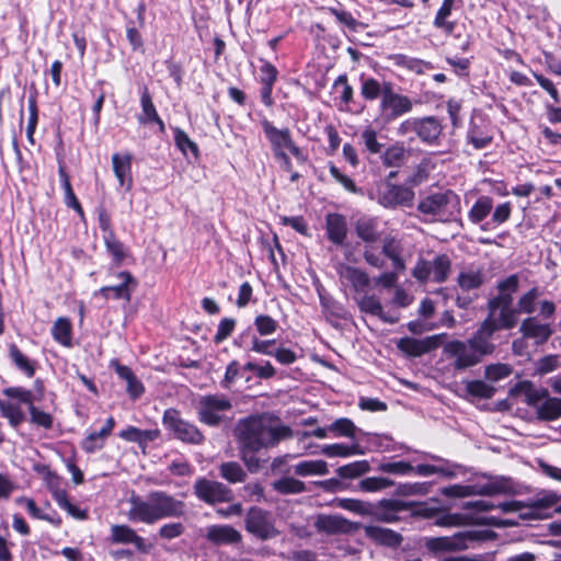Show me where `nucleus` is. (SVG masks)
I'll use <instances>...</instances> for the list:
<instances>
[{"label":"nucleus","mask_w":561,"mask_h":561,"mask_svg":"<svg viewBox=\"0 0 561 561\" xmlns=\"http://www.w3.org/2000/svg\"><path fill=\"white\" fill-rule=\"evenodd\" d=\"M519 277L514 274L500 280L496 285L497 295L488 301V307H513V295L518 290Z\"/></svg>","instance_id":"aec40b11"},{"label":"nucleus","mask_w":561,"mask_h":561,"mask_svg":"<svg viewBox=\"0 0 561 561\" xmlns=\"http://www.w3.org/2000/svg\"><path fill=\"white\" fill-rule=\"evenodd\" d=\"M370 470L367 460H358L344 465L337 469V474L343 479H354L367 473Z\"/></svg>","instance_id":"6e6d98bb"},{"label":"nucleus","mask_w":561,"mask_h":561,"mask_svg":"<svg viewBox=\"0 0 561 561\" xmlns=\"http://www.w3.org/2000/svg\"><path fill=\"white\" fill-rule=\"evenodd\" d=\"M537 419L540 421H554L561 417V398L547 397L536 409Z\"/></svg>","instance_id":"c9c22d12"},{"label":"nucleus","mask_w":561,"mask_h":561,"mask_svg":"<svg viewBox=\"0 0 561 561\" xmlns=\"http://www.w3.org/2000/svg\"><path fill=\"white\" fill-rule=\"evenodd\" d=\"M364 449L357 444H330L322 448V454L328 457H350L354 455H364Z\"/></svg>","instance_id":"09e8293b"},{"label":"nucleus","mask_w":561,"mask_h":561,"mask_svg":"<svg viewBox=\"0 0 561 561\" xmlns=\"http://www.w3.org/2000/svg\"><path fill=\"white\" fill-rule=\"evenodd\" d=\"M104 243L108 253L116 263L124 261L127 255L126 249L125 245L116 238L115 233L104 236Z\"/></svg>","instance_id":"680f3d73"},{"label":"nucleus","mask_w":561,"mask_h":561,"mask_svg":"<svg viewBox=\"0 0 561 561\" xmlns=\"http://www.w3.org/2000/svg\"><path fill=\"white\" fill-rule=\"evenodd\" d=\"M314 527L320 533L335 535L350 533L353 529V524L340 515H319Z\"/></svg>","instance_id":"5701e85b"},{"label":"nucleus","mask_w":561,"mask_h":561,"mask_svg":"<svg viewBox=\"0 0 561 561\" xmlns=\"http://www.w3.org/2000/svg\"><path fill=\"white\" fill-rule=\"evenodd\" d=\"M457 283L462 290H472L483 284V274L479 268H465L458 275Z\"/></svg>","instance_id":"37998d69"},{"label":"nucleus","mask_w":561,"mask_h":561,"mask_svg":"<svg viewBox=\"0 0 561 561\" xmlns=\"http://www.w3.org/2000/svg\"><path fill=\"white\" fill-rule=\"evenodd\" d=\"M446 336V333L434 334L420 340L405 336L398 341L397 346L408 356L420 357L438 348Z\"/></svg>","instance_id":"ddd939ff"},{"label":"nucleus","mask_w":561,"mask_h":561,"mask_svg":"<svg viewBox=\"0 0 561 561\" xmlns=\"http://www.w3.org/2000/svg\"><path fill=\"white\" fill-rule=\"evenodd\" d=\"M220 477L227 480L229 483H240L247 478V473L237 461L222 462L219 466Z\"/></svg>","instance_id":"de8ad7c7"},{"label":"nucleus","mask_w":561,"mask_h":561,"mask_svg":"<svg viewBox=\"0 0 561 561\" xmlns=\"http://www.w3.org/2000/svg\"><path fill=\"white\" fill-rule=\"evenodd\" d=\"M141 114L138 116V122L142 125L157 123L161 133L165 130L163 121L159 117L156 106L152 102L151 95L147 88H144L140 95Z\"/></svg>","instance_id":"c756f323"},{"label":"nucleus","mask_w":561,"mask_h":561,"mask_svg":"<svg viewBox=\"0 0 561 561\" xmlns=\"http://www.w3.org/2000/svg\"><path fill=\"white\" fill-rule=\"evenodd\" d=\"M402 244L393 237H386L382 240V253L392 262L396 271L401 272L405 270V262L402 259Z\"/></svg>","instance_id":"473e14b6"},{"label":"nucleus","mask_w":561,"mask_h":561,"mask_svg":"<svg viewBox=\"0 0 561 561\" xmlns=\"http://www.w3.org/2000/svg\"><path fill=\"white\" fill-rule=\"evenodd\" d=\"M328 239L335 245H343L347 237V224L344 216L329 214L325 218Z\"/></svg>","instance_id":"bb28decb"},{"label":"nucleus","mask_w":561,"mask_h":561,"mask_svg":"<svg viewBox=\"0 0 561 561\" xmlns=\"http://www.w3.org/2000/svg\"><path fill=\"white\" fill-rule=\"evenodd\" d=\"M483 322H490L495 331L511 330L518 322V312L513 307L503 306L495 309L488 307V316Z\"/></svg>","instance_id":"6ab92c4d"},{"label":"nucleus","mask_w":561,"mask_h":561,"mask_svg":"<svg viewBox=\"0 0 561 561\" xmlns=\"http://www.w3.org/2000/svg\"><path fill=\"white\" fill-rule=\"evenodd\" d=\"M386 89L379 103V118L382 123H390L411 112L413 102L409 96L394 92L392 83H386Z\"/></svg>","instance_id":"39448f33"},{"label":"nucleus","mask_w":561,"mask_h":561,"mask_svg":"<svg viewBox=\"0 0 561 561\" xmlns=\"http://www.w3.org/2000/svg\"><path fill=\"white\" fill-rule=\"evenodd\" d=\"M115 426L114 417L110 416L104 426L99 432L90 433L81 443V448L89 454L102 449L106 438L111 435Z\"/></svg>","instance_id":"cd10ccee"},{"label":"nucleus","mask_w":561,"mask_h":561,"mask_svg":"<svg viewBox=\"0 0 561 561\" xmlns=\"http://www.w3.org/2000/svg\"><path fill=\"white\" fill-rule=\"evenodd\" d=\"M335 506L359 516H370L373 514V503L358 499L342 497L335 500Z\"/></svg>","instance_id":"58836bf2"},{"label":"nucleus","mask_w":561,"mask_h":561,"mask_svg":"<svg viewBox=\"0 0 561 561\" xmlns=\"http://www.w3.org/2000/svg\"><path fill=\"white\" fill-rule=\"evenodd\" d=\"M58 173H59V178H60V181H61V186H62V190L65 192V204L72 208L73 210L77 211V214L80 216V217H83L84 216V213H83V209L81 207V204L79 203L73 190H72V186H71V183H70V179H69V175L67 174L66 170L64 167H59V170H58Z\"/></svg>","instance_id":"ea45409f"},{"label":"nucleus","mask_w":561,"mask_h":561,"mask_svg":"<svg viewBox=\"0 0 561 561\" xmlns=\"http://www.w3.org/2000/svg\"><path fill=\"white\" fill-rule=\"evenodd\" d=\"M407 157L403 146L393 145L386 149L382 154V161L386 167L396 168L400 167Z\"/></svg>","instance_id":"bf43d9fd"},{"label":"nucleus","mask_w":561,"mask_h":561,"mask_svg":"<svg viewBox=\"0 0 561 561\" xmlns=\"http://www.w3.org/2000/svg\"><path fill=\"white\" fill-rule=\"evenodd\" d=\"M355 232L365 243L371 244L380 240L379 222L373 217H360L355 222Z\"/></svg>","instance_id":"7c9ffc66"},{"label":"nucleus","mask_w":561,"mask_h":561,"mask_svg":"<svg viewBox=\"0 0 561 561\" xmlns=\"http://www.w3.org/2000/svg\"><path fill=\"white\" fill-rule=\"evenodd\" d=\"M131 154L130 153H114L112 156V167L114 174L121 186H125L127 191L131 190Z\"/></svg>","instance_id":"a878e982"},{"label":"nucleus","mask_w":561,"mask_h":561,"mask_svg":"<svg viewBox=\"0 0 561 561\" xmlns=\"http://www.w3.org/2000/svg\"><path fill=\"white\" fill-rule=\"evenodd\" d=\"M414 199V192L412 188L396 185L386 184L378 194V203L387 208H396L398 206H411Z\"/></svg>","instance_id":"4468645a"},{"label":"nucleus","mask_w":561,"mask_h":561,"mask_svg":"<svg viewBox=\"0 0 561 561\" xmlns=\"http://www.w3.org/2000/svg\"><path fill=\"white\" fill-rule=\"evenodd\" d=\"M394 481L383 477H368L359 481L358 489L363 492H378L390 488Z\"/></svg>","instance_id":"4d7b16f0"},{"label":"nucleus","mask_w":561,"mask_h":561,"mask_svg":"<svg viewBox=\"0 0 561 561\" xmlns=\"http://www.w3.org/2000/svg\"><path fill=\"white\" fill-rule=\"evenodd\" d=\"M444 354L453 359L456 370H463L478 365L481 359L468 341L454 340L444 345Z\"/></svg>","instance_id":"9b49d317"},{"label":"nucleus","mask_w":561,"mask_h":561,"mask_svg":"<svg viewBox=\"0 0 561 561\" xmlns=\"http://www.w3.org/2000/svg\"><path fill=\"white\" fill-rule=\"evenodd\" d=\"M484 536L481 531L466 530L459 531L450 537L433 538L428 542V548L434 551H457L466 550L472 542L481 541Z\"/></svg>","instance_id":"9d476101"},{"label":"nucleus","mask_w":561,"mask_h":561,"mask_svg":"<svg viewBox=\"0 0 561 561\" xmlns=\"http://www.w3.org/2000/svg\"><path fill=\"white\" fill-rule=\"evenodd\" d=\"M245 530L260 540H268L278 535L270 512L252 506L245 514Z\"/></svg>","instance_id":"6e6552de"},{"label":"nucleus","mask_w":561,"mask_h":561,"mask_svg":"<svg viewBox=\"0 0 561 561\" xmlns=\"http://www.w3.org/2000/svg\"><path fill=\"white\" fill-rule=\"evenodd\" d=\"M513 373V368L508 364L496 363L485 367L484 377L491 382H497L507 378Z\"/></svg>","instance_id":"052dcab7"},{"label":"nucleus","mask_w":561,"mask_h":561,"mask_svg":"<svg viewBox=\"0 0 561 561\" xmlns=\"http://www.w3.org/2000/svg\"><path fill=\"white\" fill-rule=\"evenodd\" d=\"M442 130V124L434 116L408 118L398 127V134L400 136H408L414 133L423 142L428 145H433L437 141Z\"/></svg>","instance_id":"20e7f679"},{"label":"nucleus","mask_w":561,"mask_h":561,"mask_svg":"<svg viewBox=\"0 0 561 561\" xmlns=\"http://www.w3.org/2000/svg\"><path fill=\"white\" fill-rule=\"evenodd\" d=\"M466 390L470 396L480 399H490L495 393V388L482 380H473L467 382Z\"/></svg>","instance_id":"e2e57ef3"},{"label":"nucleus","mask_w":561,"mask_h":561,"mask_svg":"<svg viewBox=\"0 0 561 561\" xmlns=\"http://www.w3.org/2000/svg\"><path fill=\"white\" fill-rule=\"evenodd\" d=\"M329 431L334 433L335 436L353 438L355 437V434L358 431V428L356 427L352 420L341 417L329 425Z\"/></svg>","instance_id":"13d9d810"},{"label":"nucleus","mask_w":561,"mask_h":561,"mask_svg":"<svg viewBox=\"0 0 561 561\" xmlns=\"http://www.w3.org/2000/svg\"><path fill=\"white\" fill-rule=\"evenodd\" d=\"M272 488L280 494H299L306 491L305 483L291 477L274 481Z\"/></svg>","instance_id":"8fccbe9b"},{"label":"nucleus","mask_w":561,"mask_h":561,"mask_svg":"<svg viewBox=\"0 0 561 561\" xmlns=\"http://www.w3.org/2000/svg\"><path fill=\"white\" fill-rule=\"evenodd\" d=\"M336 272L342 284H348L356 293H363L369 285V276L360 268L340 263L336 266Z\"/></svg>","instance_id":"412c9836"},{"label":"nucleus","mask_w":561,"mask_h":561,"mask_svg":"<svg viewBox=\"0 0 561 561\" xmlns=\"http://www.w3.org/2000/svg\"><path fill=\"white\" fill-rule=\"evenodd\" d=\"M31 423L45 430L53 427V415L35 407L34 403L28 408Z\"/></svg>","instance_id":"774afa93"},{"label":"nucleus","mask_w":561,"mask_h":561,"mask_svg":"<svg viewBox=\"0 0 561 561\" xmlns=\"http://www.w3.org/2000/svg\"><path fill=\"white\" fill-rule=\"evenodd\" d=\"M432 270V280L435 283H443L447 279L450 268L451 261L446 254L435 256L433 261H430Z\"/></svg>","instance_id":"c03bdc74"},{"label":"nucleus","mask_w":561,"mask_h":561,"mask_svg":"<svg viewBox=\"0 0 561 561\" xmlns=\"http://www.w3.org/2000/svg\"><path fill=\"white\" fill-rule=\"evenodd\" d=\"M471 523L481 524V525H492V526L507 525V523H501L497 519H495L494 517L474 518L470 514H460V513L445 514V515L438 517L435 522V524L437 526H443V527L462 526V525H467V524H471Z\"/></svg>","instance_id":"b1692460"},{"label":"nucleus","mask_w":561,"mask_h":561,"mask_svg":"<svg viewBox=\"0 0 561 561\" xmlns=\"http://www.w3.org/2000/svg\"><path fill=\"white\" fill-rule=\"evenodd\" d=\"M540 296L539 289L533 287L524 293L517 300L516 310L519 313L531 314L536 310L537 300Z\"/></svg>","instance_id":"5fc2aeb1"},{"label":"nucleus","mask_w":561,"mask_h":561,"mask_svg":"<svg viewBox=\"0 0 561 561\" xmlns=\"http://www.w3.org/2000/svg\"><path fill=\"white\" fill-rule=\"evenodd\" d=\"M54 500L58 504V506L65 510L70 516L77 519H85L87 512L80 510L78 506L72 504L68 497V494L65 490H56L54 491Z\"/></svg>","instance_id":"603ef678"},{"label":"nucleus","mask_w":561,"mask_h":561,"mask_svg":"<svg viewBox=\"0 0 561 561\" xmlns=\"http://www.w3.org/2000/svg\"><path fill=\"white\" fill-rule=\"evenodd\" d=\"M430 482L403 483L398 486V494L402 496L426 495L431 490Z\"/></svg>","instance_id":"338daca9"},{"label":"nucleus","mask_w":561,"mask_h":561,"mask_svg":"<svg viewBox=\"0 0 561 561\" xmlns=\"http://www.w3.org/2000/svg\"><path fill=\"white\" fill-rule=\"evenodd\" d=\"M205 537L217 546L234 545L242 540L241 533L230 525H211L207 527Z\"/></svg>","instance_id":"4be33fe9"},{"label":"nucleus","mask_w":561,"mask_h":561,"mask_svg":"<svg viewBox=\"0 0 561 561\" xmlns=\"http://www.w3.org/2000/svg\"><path fill=\"white\" fill-rule=\"evenodd\" d=\"M231 407L230 400L222 394L203 396L197 403L198 419L209 426H216L222 422V413Z\"/></svg>","instance_id":"0eeeda50"},{"label":"nucleus","mask_w":561,"mask_h":561,"mask_svg":"<svg viewBox=\"0 0 561 561\" xmlns=\"http://www.w3.org/2000/svg\"><path fill=\"white\" fill-rule=\"evenodd\" d=\"M518 390L525 396V402L537 409L549 396L546 388H536L533 382L524 380L517 385Z\"/></svg>","instance_id":"f704fd0d"},{"label":"nucleus","mask_w":561,"mask_h":561,"mask_svg":"<svg viewBox=\"0 0 561 561\" xmlns=\"http://www.w3.org/2000/svg\"><path fill=\"white\" fill-rule=\"evenodd\" d=\"M0 411L2 416L8 419L9 424L14 428L25 421V413L19 402L0 400Z\"/></svg>","instance_id":"79ce46f5"},{"label":"nucleus","mask_w":561,"mask_h":561,"mask_svg":"<svg viewBox=\"0 0 561 561\" xmlns=\"http://www.w3.org/2000/svg\"><path fill=\"white\" fill-rule=\"evenodd\" d=\"M360 311L380 318L383 322L394 323L397 319L388 318L383 313L380 300L375 295H365L358 301Z\"/></svg>","instance_id":"e433bc0d"},{"label":"nucleus","mask_w":561,"mask_h":561,"mask_svg":"<svg viewBox=\"0 0 561 561\" xmlns=\"http://www.w3.org/2000/svg\"><path fill=\"white\" fill-rule=\"evenodd\" d=\"M364 531L370 540L388 547H398L403 540L399 533L380 526L368 525L364 527Z\"/></svg>","instance_id":"c85d7f7f"},{"label":"nucleus","mask_w":561,"mask_h":561,"mask_svg":"<svg viewBox=\"0 0 561 561\" xmlns=\"http://www.w3.org/2000/svg\"><path fill=\"white\" fill-rule=\"evenodd\" d=\"M194 494L207 504L224 503L231 500V490L218 481L199 478L193 485Z\"/></svg>","instance_id":"f8f14e48"},{"label":"nucleus","mask_w":561,"mask_h":561,"mask_svg":"<svg viewBox=\"0 0 561 561\" xmlns=\"http://www.w3.org/2000/svg\"><path fill=\"white\" fill-rule=\"evenodd\" d=\"M432 459L443 461L444 465L440 466H434V465H417L416 467H413V472L421 477H430L436 473L443 474L448 478H454L457 476V469L459 466L457 465H449L447 461L443 460L439 457L431 456Z\"/></svg>","instance_id":"2f4dec72"},{"label":"nucleus","mask_w":561,"mask_h":561,"mask_svg":"<svg viewBox=\"0 0 561 561\" xmlns=\"http://www.w3.org/2000/svg\"><path fill=\"white\" fill-rule=\"evenodd\" d=\"M117 278L119 280L117 284L104 286L95 295H100L104 299H123L128 302L136 280L129 272H119Z\"/></svg>","instance_id":"2eb2a0df"},{"label":"nucleus","mask_w":561,"mask_h":561,"mask_svg":"<svg viewBox=\"0 0 561 561\" xmlns=\"http://www.w3.org/2000/svg\"><path fill=\"white\" fill-rule=\"evenodd\" d=\"M333 90L339 94V110L343 112L348 111L350 103L353 100L354 90L348 84L346 75H341L335 79L333 83Z\"/></svg>","instance_id":"4c0bfd02"},{"label":"nucleus","mask_w":561,"mask_h":561,"mask_svg":"<svg viewBox=\"0 0 561 561\" xmlns=\"http://www.w3.org/2000/svg\"><path fill=\"white\" fill-rule=\"evenodd\" d=\"M111 538L115 543H133L140 552H148V546L145 539L136 534V531L126 525H114L111 528Z\"/></svg>","instance_id":"393cba45"},{"label":"nucleus","mask_w":561,"mask_h":561,"mask_svg":"<svg viewBox=\"0 0 561 561\" xmlns=\"http://www.w3.org/2000/svg\"><path fill=\"white\" fill-rule=\"evenodd\" d=\"M261 124L266 138L271 142L274 154L287 149L297 160L301 162L306 161V156L302 150L295 145L288 128L278 129L267 119H263Z\"/></svg>","instance_id":"1a4fd4ad"},{"label":"nucleus","mask_w":561,"mask_h":561,"mask_svg":"<svg viewBox=\"0 0 561 561\" xmlns=\"http://www.w3.org/2000/svg\"><path fill=\"white\" fill-rule=\"evenodd\" d=\"M53 339L65 347L72 346V324L66 317H59L51 327Z\"/></svg>","instance_id":"72a5a7b5"},{"label":"nucleus","mask_w":561,"mask_h":561,"mask_svg":"<svg viewBox=\"0 0 561 561\" xmlns=\"http://www.w3.org/2000/svg\"><path fill=\"white\" fill-rule=\"evenodd\" d=\"M495 332L490 322L482 321L476 333L468 340L481 360L484 356L494 353L495 344L492 342V337Z\"/></svg>","instance_id":"dca6fc26"},{"label":"nucleus","mask_w":561,"mask_h":561,"mask_svg":"<svg viewBox=\"0 0 561 561\" xmlns=\"http://www.w3.org/2000/svg\"><path fill=\"white\" fill-rule=\"evenodd\" d=\"M386 81L379 82L374 78L363 80L360 94L366 101H375L378 98L382 100V95L385 94Z\"/></svg>","instance_id":"3c124183"},{"label":"nucleus","mask_w":561,"mask_h":561,"mask_svg":"<svg viewBox=\"0 0 561 561\" xmlns=\"http://www.w3.org/2000/svg\"><path fill=\"white\" fill-rule=\"evenodd\" d=\"M236 433L241 460L250 472H257L265 460L256 454L277 445L289 435V430L267 415H260L239 422Z\"/></svg>","instance_id":"f257e3e1"},{"label":"nucleus","mask_w":561,"mask_h":561,"mask_svg":"<svg viewBox=\"0 0 561 561\" xmlns=\"http://www.w3.org/2000/svg\"><path fill=\"white\" fill-rule=\"evenodd\" d=\"M411 504L400 500H381L378 503H373V514L376 520L383 523H396L400 518L398 513L410 508Z\"/></svg>","instance_id":"a211bd4d"},{"label":"nucleus","mask_w":561,"mask_h":561,"mask_svg":"<svg viewBox=\"0 0 561 561\" xmlns=\"http://www.w3.org/2000/svg\"><path fill=\"white\" fill-rule=\"evenodd\" d=\"M327 11L332 14L336 21L347 27L351 31H356L359 23L358 21L352 15L351 12L342 9L341 7H329L327 8Z\"/></svg>","instance_id":"0e129e2a"},{"label":"nucleus","mask_w":561,"mask_h":561,"mask_svg":"<svg viewBox=\"0 0 561 561\" xmlns=\"http://www.w3.org/2000/svg\"><path fill=\"white\" fill-rule=\"evenodd\" d=\"M519 332L524 337L533 340L535 345H542L551 337L553 329L537 317H528L522 321Z\"/></svg>","instance_id":"f3484780"},{"label":"nucleus","mask_w":561,"mask_h":561,"mask_svg":"<svg viewBox=\"0 0 561 561\" xmlns=\"http://www.w3.org/2000/svg\"><path fill=\"white\" fill-rule=\"evenodd\" d=\"M162 422L165 428L179 440L195 445L204 442L202 432L194 424L182 419L180 412L175 409L165 410Z\"/></svg>","instance_id":"423d86ee"},{"label":"nucleus","mask_w":561,"mask_h":561,"mask_svg":"<svg viewBox=\"0 0 561 561\" xmlns=\"http://www.w3.org/2000/svg\"><path fill=\"white\" fill-rule=\"evenodd\" d=\"M174 141L176 147L186 154L187 151H191L194 157L198 156V146L194 142L188 135L183 131L181 128H174Z\"/></svg>","instance_id":"69168bd1"},{"label":"nucleus","mask_w":561,"mask_h":561,"mask_svg":"<svg viewBox=\"0 0 561 561\" xmlns=\"http://www.w3.org/2000/svg\"><path fill=\"white\" fill-rule=\"evenodd\" d=\"M9 355L16 368L24 373L28 378L35 375V362L26 357L15 344L9 346Z\"/></svg>","instance_id":"a18cd8bd"},{"label":"nucleus","mask_w":561,"mask_h":561,"mask_svg":"<svg viewBox=\"0 0 561 561\" xmlns=\"http://www.w3.org/2000/svg\"><path fill=\"white\" fill-rule=\"evenodd\" d=\"M128 519L135 523L154 524L164 518H178L185 514L183 501L163 491L150 492L146 499L133 495L129 500Z\"/></svg>","instance_id":"f03ea898"},{"label":"nucleus","mask_w":561,"mask_h":561,"mask_svg":"<svg viewBox=\"0 0 561 561\" xmlns=\"http://www.w3.org/2000/svg\"><path fill=\"white\" fill-rule=\"evenodd\" d=\"M493 208V199L490 196L482 195L472 205L468 213V218L472 224H480L491 213Z\"/></svg>","instance_id":"a19ab883"},{"label":"nucleus","mask_w":561,"mask_h":561,"mask_svg":"<svg viewBox=\"0 0 561 561\" xmlns=\"http://www.w3.org/2000/svg\"><path fill=\"white\" fill-rule=\"evenodd\" d=\"M473 495L492 496L496 494H510L512 489L505 480H495L483 485H473Z\"/></svg>","instance_id":"864d4df0"},{"label":"nucleus","mask_w":561,"mask_h":561,"mask_svg":"<svg viewBox=\"0 0 561 561\" xmlns=\"http://www.w3.org/2000/svg\"><path fill=\"white\" fill-rule=\"evenodd\" d=\"M417 211L426 222H450L461 213L460 196L450 188H439L422 196Z\"/></svg>","instance_id":"7ed1b4c3"},{"label":"nucleus","mask_w":561,"mask_h":561,"mask_svg":"<svg viewBox=\"0 0 561 561\" xmlns=\"http://www.w3.org/2000/svg\"><path fill=\"white\" fill-rule=\"evenodd\" d=\"M294 470L301 477L324 476L329 472L327 462L320 459L301 461L294 467Z\"/></svg>","instance_id":"49530a36"}]
</instances>
